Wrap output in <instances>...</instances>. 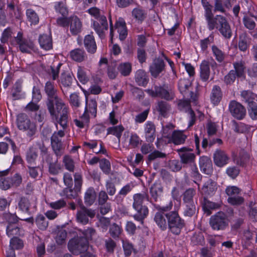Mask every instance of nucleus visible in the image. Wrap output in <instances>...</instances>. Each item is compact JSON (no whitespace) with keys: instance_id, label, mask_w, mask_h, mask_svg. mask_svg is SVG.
<instances>
[{"instance_id":"a19ab883","label":"nucleus","mask_w":257,"mask_h":257,"mask_svg":"<svg viewBox=\"0 0 257 257\" xmlns=\"http://www.w3.org/2000/svg\"><path fill=\"white\" fill-rule=\"evenodd\" d=\"M240 96L245 102L248 104V105L253 104V101L257 97V95L252 93L250 90H243L241 92Z\"/></svg>"},{"instance_id":"f8f14e48","label":"nucleus","mask_w":257,"mask_h":257,"mask_svg":"<svg viewBox=\"0 0 257 257\" xmlns=\"http://www.w3.org/2000/svg\"><path fill=\"white\" fill-rule=\"evenodd\" d=\"M229 110L232 116L238 120L243 119L246 114L245 107L235 100H232L230 102Z\"/></svg>"},{"instance_id":"9d476101","label":"nucleus","mask_w":257,"mask_h":257,"mask_svg":"<svg viewBox=\"0 0 257 257\" xmlns=\"http://www.w3.org/2000/svg\"><path fill=\"white\" fill-rule=\"evenodd\" d=\"M180 159L181 162L183 164H191L195 162V154L193 153V149L184 147L176 150Z\"/></svg>"},{"instance_id":"58836bf2","label":"nucleus","mask_w":257,"mask_h":257,"mask_svg":"<svg viewBox=\"0 0 257 257\" xmlns=\"http://www.w3.org/2000/svg\"><path fill=\"white\" fill-rule=\"evenodd\" d=\"M96 198V192L92 187L89 188L86 191L84 195V202L87 206H91L93 204Z\"/></svg>"},{"instance_id":"473e14b6","label":"nucleus","mask_w":257,"mask_h":257,"mask_svg":"<svg viewBox=\"0 0 257 257\" xmlns=\"http://www.w3.org/2000/svg\"><path fill=\"white\" fill-rule=\"evenodd\" d=\"M202 6L204 9V16L207 21V26L209 25L210 28H212L214 26L213 22L215 20L212 10V6L210 4Z\"/></svg>"},{"instance_id":"09e8293b","label":"nucleus","mask_w":257,"mask_h":257,"mask_svg":"<svg viewBox=\"0 0 257 257\" xmlns=\"http://www.w3.org/2000/svg\"><path fill=\"white\" fill-rule=\"evenodd\" d=\"M18 205L19 209L22 211L26 213H28L29 212L31 204L29 199L27 197H21L18 202Z\"/></svg>"},{"instance_id":"412c9836","label":"nucleus","mask_w":257,"mask_h":257,"mask_svg":"<svg viewBox=\"0 0 257 257\" xmlns=\"http://www.w3.org/2000/svg\"><path fill=\"white\" fill-rule=\"evenodd\" d=\"M190 86L191 83L188 79H181L178 82V87L180 92L184 96H190L192 100H194V93L192 91L189 90Z\"/></svg>"},{"instance_id":"6ab92c4d","label":"nucleus","mask_w":257,"mask_h":257,"mask_svg":"<svg viewBox=\"0 0 257 257\" xmlns=\"http://www.w3.org/2000/svg\"><path fill=\"white\" fill-rule=\"evenodd\" d=\"M199 167L204 174L210 175L213 172V166L211 159L207 156H202L199 158Z\"/></svg>"},{"instance_id":"20e7f679","label":"nucleus","mask_w":257,"mask_h":257,"mask_svg":"<svg viewBox=\"0 0 257 257\" xmlns=\"http://www.w3.org/2000/svg\"><path fill=\"white\" fill-rule=\"evenodd\" d=\"M168 220V226L174 234H180L181 229L184 226V221L179 216L177 211H172L165 213Z\"/></svg>"},{"instance_id":"2f4dec72","label":"nucleus","mask_w":257,"mask_h":257,"mask_svg":"<svg viewBox=\"0 0 257 257\" xmlns=\"http://www.w3.org/2000/svg\"><path fill=\"white\" fill-rule=\"evenodd\" d=\"M115 28L119 34V38L121 41L124 40L127 36L126 24L123 20H119L115 24Z\"/></svg>"},{"instance_id":"774afa93","label":"nucleus","mask_w":257,"mask_h":257,"mask_svg":"<svg viewBox=\"0 0 257 257\" xmlns=\"http://www.w3.org/2000/svg\"><path fill=\"white\" fill-rule=\"evenodd\" d=\"M116 246V242L112 238H108L105 240V247L108 253H113Z\"/></svg>"},{"instance_id":"5701e85b","label":"nucleus","mask_w":257,"mask_h":257,"mask_svg":"<svg viewBox=\"0 0 257 257\" xmlns=\"http://www.w3.org/2000/svg\"><path fill=\"white\" fill-rule=\"evenodd\" d=\"M84 46L88 53L93 54L97 50V45L94 36L87 35L85 36L83 40Z\"/></svg>"},{"instance_id":"864d4df0","label":"nucleus","mask_w":257,"mask_h":257,"mask_svg":"<svg viewBox=\"0 0 257 257\" xmlns=\"http://www.w3.org/2000/svg\"><path fill=\"white\" fill-rule=\"evenodd\" d=\"M117 69L122 75L126 76L129 75L131 72L132 65L128 62L123 63L119 65Z\"/></svg>"},{"instance_id":"a211bd4d","label":"nucleus","mask_w":257,"mask_h":257,"mask_svg":"<svg viewBox=\"0 0 257 257\" xmlns=\"http://www.w3.org/2000/svg\"><path fill=\"white\" fill-rule=\"evenodd\" d=\"M15 40L19 45L20 50L23 53H30L31 51L34 49V44L32 42L23 40L22 34L20 32L18 33Z\"/></svg>"},{"instance_id":"b1692460","label":"nucleus","mask_w":257,"mask_h":257,"mask_svg":"<svg viewBox=\"0 0 257 257\" xmlns=\"http://www.w3.org/2000/svg\"><path fill=\"white\" fill-rule=\"evenodd\" d=\"M145 135L146 141L152 143L156 138V126L154 123L148 121L145 125Z\"/></svg>"},{"instance_id":"1a4fd4ad","label":"nucleus","mask_w":257,"mask_h":257,"mask_svg":"<svg viewBox=\"0 0 257 257\" xmlns=\"http://www.w3.org/2000/svg\"><path fill=\"white\" fill-rule=\"evenodd\" d=\"M96 214V210L88 208L83 205L81 206L80 210L77 212L76 219L79 223L86 225L89 222V218H93Z\"/></svg>"},{"instance_id":"680f3d73","label":"nucleus","mask_w":257,"mask_h":257,"mask_svg":"<svg viewBox=\"0 0 257 257\" xmlns=\"http://www.w3.org/2000/svg\"><path fill=\"white\" fill-rule=\"evenodd\" d=\"M63 162L67 170L70 172H73L74 170V163L72 158L68 155H65L63 157Z\"/></svg>"},{"instance_id":"0eeeda50","label":"nucleus","mask_w":257,"mask_h":257,"mask_svg":"<svg viewBox=\"0 0 257 257\" xmlns=\"http://www.w3.org/2000/svg\"><path fill=\"white\" fill-rule=\"evenodd\" d=\"M68 248L72 253L78 255L87 250L88 242L83 237L73 238L69 241Z\"/></svg>"},{"instance_id":"7c9ffc66","label":"nucleus","mask_w":257,"mask_h":257,"mask_svg":"<svg viewBox=\"0 0 257 257\" xmlns=\"http://www.w3.org/2000/svg\"><path fill=\"white\" fill-rule=\"evenodd\" d=\"M217 189V183L211 179L206 181L202 188V192L206 195H212Z\"/></svg>"},{"instance_id":"f257e3e1","label":"nucleus","mask_w":257,"mask_h":257,"mask_svg":"<svg viewBox=\"0 0 257 257\" xmlns=\"http://www.w3.org/2000/svg\"><path fill=\"white\" fill-rule=\"evenodd\" d=\"M46 105L52 119L63 129L66 128L68 122V107L62 98L53 100L51 106H49L48 103Z\"/></svg>"},{"instance_id":"338daca9","label":"nucleus","mask_w":257,"mask_h":257,"mask_svg":"<svg viewBox=\"0 0 257 257\" xmlns=\"http://www.w3.org/2000/svg\"><path fill=\"white\" fill-rule=\"evenodd\" d=\"M142 142V140L136 134H131L129 139V145L132 148L138 147Z\"/></svg>"},{"instance_id":"0e129e2a","label":"nucleus","mask_w":257,"mask_h":257,"mask_svg":"<svg viewBox=\"0 0 257 257\" xmlns=\"http://www.w3.org/2000/svg\"><path fill=\"white\" fill-rule=\"evenodd\" d=\"M99 166L102 172L105 174H109L111 171L110 162L106 159H101L99 162Z\"/></svg>"},{"instance_id":"c85d7f7f","label":"nucleus","mask_w":257,"mask_h":257,"mask_svg":"<svg viewBox=\"0 0 257 257\" xmlns=\"http://www.w3.org/2000/svg\"><path fill=\"white\" fill-rule=\"evenodd\" d=\"M73 81V78L70 73L64 72L61 74L60 78L59 80L60 85L62 91V92L64 95H66V93L64 90L62 88H69L71 86Z\"/></svg>"},{"instance_id":"37998d69","label":"nucleus","mask_w":257,"mask_h":257,"mask_svg":"<svg viewBox=\"0 0 257 257\" xmlns=\"http://www.w3.org/2000/svg\"><path fill=\"white\" fill-rule=\"evenodd\" d=\"M196 194V191L193 188L187 189L182 194L184 204L195 203L193 198Z\"/></svg>"},{"instance_id":"bf43d9fd","label":"nucleus","mask_w":257,"mask_h":257,"mask_svg":"<svg viewBox=\"0 0 257 257\" xmlns=\"http://www.w3.org/2000/svg\"><path fill=\"white\" fill-rule=\"evenodd\" d=\"M7 234L11 237L13 235L20 234V228L15 223H9L7 227Z\"/></svg>"},{"instance_id":"052dcab7","label":"nucleus","mask_w":257,"mask_h":257,"mask_svg":"<svg viewBox=\"0 0 257 257\" xmlns=\"http://www.w3.org/2000/svg\"><path fill=\"white\" fill-rule=\"evenodd\" d=\"M69 103L75 109H77L80 106V98L77 93H73L70 95Z\"/></svg>"},{"instance_id":"4be33fe9","label":"nucleus","mask_w":257,"mask_h":257,"mask_svg":"<svg viewBox=\"0 0 257 257\" xmlns=\"http://www.w3.org/2000/svg\"><path fill=\"white\" fill-rule=\"evenodd\" d=\"M70 31L72 35H77L80 33L82 29V24L77 16H72L69 18Z\"/></svg>"},{"instance_id":"8fccbe9b","label":"nucleus","mask_w":257,"mask_h":257,"mask_svg":"<svg viewBox=\"0 0 257 257\" xmlns=\"http://www.w3.org/2000/svg\"><path fill=\"white\" fill-rule=\"evenodd\" d=\"M122 231L121 227L115 223H113L110 226L109 232L111 236L116 239L119 237Z\"/></svg>"},{"instance_id":"ddd939ff","label":"nucleus","mask_w":257,"mask_h":257,"mask_svg":"<svg viewBox=\"0 0 257 257\" xmlns=\"http://www.w3.org/2000/svg\"><path fill=\"white\" fill-rule=\"evenodd\" d=\"M93 28L98 36L103 39L105 37V33L108 30V26L105 16L99 17L98 19L93 22Z\"/></svg>"},{"instance_id":"dca6fc26","label":"nucleus","mask_w":257,"mask_h":257,"mask_svg":"<svg viewBox=\"0 0 257 257\" xmlns=\"http://www.w3.org/2000/svg\"><path fill=\"white\" fill-rule=\"evenodd\" d=\"M213 161L215 165L222 167L228 163L229 157L226 153L220 149H217L213 154Z\"/></svg>"},{"instance_id":"aec40b11","label":"nucleus","mask_w":257,"mask_h":257,"mask_svg":"<svg viewBox=\"0 0 257 257\" xmlns=\"http://www.w3.org/2000/svg\"><path fill=\"white\" fill-rule=\"evenodd\" d=\"M165 67V63L161 58L155 59L150 67L151 75L156 78L163 71Z\"/></svg>"},{"instance_id":"423d86ee","label":"nucleus","mask_w":257,"mask_h":257,"mask_svg":"<svg viewBox=\"0 0 257 257\" xmlns=\"http://www.w3.org/2000/svg\"><path fill=\"white\" fill-rule=\"evenodd\" d=\"M173 202L170 201L168 204L163 206L158 205L156 208L160 211L157 212L154 217V220L158 226L162 230H165L168 227V220L167 221L165 212L171 210L173 207Z\"/></svg>"},{"instance_id":"f704fd0d","label":"nucleus","mask_w":257,"mask_h":257,"mask_svg":"<svg viewBox=\"0 0 257 257\" xmlns=\"http://www.w3.org/2000/svg\"><path fill=\"white\" fill-rule=\"evenodd\" d=\"M171 108V105L165 101L160 100L157 103L156 110L163 117H166L168 115Z\"/></svg>"},{"instance_id":"f03ea898","label":"nucleus","mask_w":257,"mask_h":257,"mask_svg":"<svg viewBox=\"0 0 257 257\" xmlns=\"http://www.w3.org/2000/svg\"><path fill=\"white\" fill-rule=\"evenodd\" d=\"M17 126L19 130L25 132L27 136L32 139L37 132V126L25 113H20L17 117Z\"/></svg>"},{"instance_id":"13d9d810","label":"nucleus","mask_w":257,"mask_h":257,"mask_svg":"<svg viewBox=\"0 0 257 257\" xmlns=\"http://www.w3.org/2000/svg\"><path fill=\"white\" fill-rule=\"evenodd\" d=\"M7 9L9 11V14L11 17L16 19L20 18V15L19 12L14 2L8 3Z\"/></svg>"},{"instance_id":"f3484780","label":"nucleus","mask_w":257,"mask_h":257,"mask_svg":"<svg viewBox=\"0 0 257 257\" xmlns=\"http://www.w3.org/2000/svg\"><path fill=\"white\" fill-rule=\"evenodd\" d=\"M97 102L95 99H91L88 100L87 98H86L85 111L82 115V117L84 118L85 121H88L89 119V116L87 114L88 112L91 113L94 117L96 116L97 113Z\"/></svg>"},{"instance_id":"a878e982","label":"nucleus","mask_w":257,"mask_h":257,"mask_svg":"<svg viewBox=\"0 0 257 257\" xmlns=\"http://www.w3.org/2000/svg\"><path fill=\"white\" fill-rule=\"evenodd\" d=\"M38 159V149L34 146L30 147L26 152V160L27 162L31 166L36 165Z\"/></svg>"},{"instance_id":"ea45409f","label":"nucleus","mask_w":257,"mask_h":257,"mask_svg":"<svg viewBox=\"0 0 257 257\" xmlns=\"http://www.w3.org/2000/svg\"><path fill=\"white\" fill-rule=\"evenodd\" d=\"M210 68L209 62L207 61H203L200 65V77L204 81H207L210 76Z\"/></svg>"},{"instance_id":"39448f33","label":"nucleus","mask_w":257,"mask_h":257,"mask_svg":"<svg viewBox=\"0 0 257 257\" xmlns=\"http://www.w3.org/2000/svg\"><path fill=\"white\" fill-rule=\"evenodd\" d=\"M147 93L153 97H160L165 100L170 101L175 97L173 91L169 88L167 86L155 85L154 89H147L146 90Z\"/></svg>"},{"instance_id":"393cba45","label":"nucleus","mask_w":257,"mask_h":257,"mask_svg":"<svg viewBox=\"0 0 257 257\" xmlns=\"http://www.w3.org/2000/svg\"><path fill=\"white\" fill-rule=\"evenodd\" d=\"M69 55L73 61L79 63L87 60L88 58L85 51L81 48H76L71 50Z\"/></svg>"},{"instance_id":"4c0bfd02","label":"nucleus","mask_w":257,"mask_h":257,"mask_svg":"<svg viewBox=\"0 0 257 257\" xmlns=\"http://www.w3.org/2000/svg\"><path fill=\"white\" fill-rule=\"evenodd\" d=\"M186 138L187 136L180 131H174L171 137L172 142L176 145L184 144Z\"/></svg>"},{"instance_id":"a18cd8bd","label":"nucleus","mask_w":257,"mask_h":257,"mask_svg":"<svg viewBox=\"0 0 257 257\" xmlns=\"http://www.w3.org/2000/svg\"><path fill=\"white\" fill-rule=\"evenodd\" d=\"M235 75L237 77L244 79L245 78V66L242 62H236L233 64Z\"/></svg>"},{"instance_id":"e433bc0d","label":"nucleus","mask_w":257,"mask_h":257,"mask_svg":"<svg viewBox=\"0 0 257 257\" xmlns=\"http://www.w3.org/2000/svg\"><path fill=\"white\" fill-rule=\"evenodd\" d=\"M40 46L43 49L48 50L52 48V41L51 36L44 34L40 35L39 39Z\"/></svg>"},{"instance_id":"c9c22d12","label":"nucleus","mask_w":257,"mask_h":257,"mask_svg":"<svg viewBox=\"0 0 257 257\" xmlns=\"http://www.w3.org/2000/svg\"><path fill=\"white\" fill-rule=\"evenodd\" d=\"M149 200V195L146 192L137 193L133 195V207L144 206L143 202L145 200Z\"/></svg>"},{"instance_id":"bb28decb","label":"nucleus","mask_w":257,"mask_h":257,"mask_svg":"<svg viewBox=\"0 0 257 257\" xmlns=\"http://www.w3.org/2000/svg\"><path fill=\"white\" fill-rule=\"evenodd\" d=\"M222 98V92L220 86L214 85L211 90L210 99L214 105H217Z\"/></svg>"},{"instance_id":"c03bdc74","label":"nucleus","mask_w":257,"mask_h":257,"mask_svg":"<svg viewBox=\"0 0 257 257\" xmlns=\"http://www.w3.org/2000/svg\"><path fill=\"white\" fill-rule=\"evenodd\" d=\"M232 128L233 131L237 133H244L250 129V126L242 122H237L235 120L232 121Z\"/></svg>"},{"instance_id":"79ce46f5","label":"nucleus","mask_w":257,"mask_h":257,"mask_svg":"<svg viewBox=\"0 0 257 257\" xmlns=\"http://www.w3.org/2000/svg\"><path fill=\"white\" fill-rule=\"evenodd\" d=\"M79 231L83 235L81 237L86 239L88 242L89 240H92L97 235L96 230L92 227H88L83 230L80 229Z\"/></svg>"},{"instance_id":"4d7b16f0","label":"nucleus","mask_w":257,"mask_h":257,"mask_svg":"<svg viewBox=\"0 0 257 257\" xmlns=\"http://www.w3.org/2000/svg\"><path fill=\"white\" fill-rule=\"evenodd\" d=\"M132 16L136 20L142 22L145 19L146 14L143 9L137 8L133 10Z\"/></svg>"},{"instance_id":"9b49d317","label":"nucleus","mask_w":257,"mask_h":257,"mask_svg":"<svg viewBox=\"0 0 257 257\" xmlns=\"http://www.w3.org/2000/svg\"><path fill=\"white\" fill-rule=\"evenodd\" d=\"M225 192L229 196L227 201L230 204L233 205H239L243 202L244 199L241 196H237L240 192V190L237 187H227L225 190Z\"/></svg>"},{"instance_id":"49530a36","label":"nucleus","mask_w":257,"mask_h":257,"mask_svg":"<svg viewBox=\"0 0 257 257\" xmlns=\"http://www.w3.org/2000/svg\"><path fill=\"white\" fill-rule=\"evenodd\" d=\"M124 130V128L122 125L109 127L107 129V134L115 136L119 141Z\"/></svg>"},{"instance_id":"3c124183","label":"nucleus","mask_w":257,"mask_h":257,"mask_svg":"<svg viewBox=\"0 0 257 257\" xmlns=\"http://www.w3.org/2000/svg\"><path fill=\"white\" fill-rule=\"evenodd\" d=\"M36 224L37 227L42 230H45L48 226V221L43 215H38L35 220Z\"/></svg>"},{"instance_id":"c756f323","label":"nucleus","mask_w":257,"mask_h":257,"mask_svg":"<svg viewBox=\"0 0 257 257\" xmlns=\"http://www.w3.org/2000/svg\"><path fill=\"white\" fill-rule=\"evenodd\" d=\"M135 79L138 85L144 87L147 85L149 80L146 72L142 69L136 71Z\"/></svg>"},{"instance_id":"e2e57ef3","label":"nucleus","mask_w":257,"mask_h":257,"mask_svg":"<svg viewBox=\"0 0 257 257\" xmlns=\"http://www.w3.org/2000/svg\"><path fill=\"white\" fill-rule=\"evenodd\" d=\"M52 148L56 157H60L63 154L64 151V147L63 146L62 143H51Z\"/></svg>"},{"instance_id":"603ef678","label":"nucleus","mask_w":257,"mask_h":257,"mask_svg":"<svg viewBox=\"0 0 257 257\" xmlns=\"http://www.w3.org/2000/svg\"><path fill=\"white\" fill-rule=\"evenodd\" d=\"M248 38L246 34H243L239 36L238 48L241 51H245L248 47Z\"/></svg>"},{"instance_id":"cd10ccee","label":"nucleus","mask_w":257,"mask_h":257,"mask_svg":"<svg viewBox=\"0 0 257 257\" xmlns=\"http://www.w3.org/2000/svg\"><path fill=\"white\" fill-rule=\"evenodd\" d=\"M133 208L136 211V213L133 216L134 218L143 224L144 220L147 217L149 213L148 207L145 205L134 207Z\"/></svg>"},{"instance_id":"de8ad7c7","label":"nucleus","mask_w":257,"mask_h":257,"mask_svg":"<svg viewBox=\"0 0 257 257\" xmlns=\"http://www.w3.org/2000/svg\"><path fill=\"white\" fill-rule=\"evenodd\" d=\"M211 50L214 57L217 62L221 63L224 61L225 55L217 46L214 45H212Z\"/></svg>"},{"instance_id":"2eb2a0df","label":"nucleus","mask_w":257,"mask_h":257,"mask_svg":"<svg viewBox=\"0 0 257 257\" xmlns=\"http://www.w3.org/2000/svg\"><path fill=\"white\" fill-rule=\"evenodd\" d=\"M178 109L182 111H188L189 114V127L192 126L195 122V115L193 111L191 109L189 101L187 100H180L178 103Z\"/></svg>"},{"instance_id":"72a5a7b5","label":"nucleus","mask_w":257,"mask_h":257,"mask_svg":"<svg viewBox=\"0 0 257 257\" xmlns=\"http://www.w3.org/2000/svg\"><path fill=\"white\" fill-rule=\"evenodd\" d=\"M163 191V186L160 181L155 182L150 189V192L152 197L157 201L159 196L162 193Z\"/></svg>"},{"instance_id":"69168bd1","label":"nucleus","mask_w":257,"mask_h":257,"mask_svg":"<svg viewBox=\"0 0 257 257\" xmlns=\"http://www.w3.org/2000/svg\"><path fill=\"white\" fill-rule=\"evenodd\" d=\"M10 248L14 250L22 248L23 247V241L17 237H14L10 240Z\"/></svg>"},{"instance_id":"7ed1b4c3","label":"nucleus","mask_w":257,"mask_h":257,"mask_svg":"<svg viewBox=\"0 0 257 257\" xmlns=\"http://www.w3.org/2000/svg\"><path fill=\"white\" fill-rule=\"evenodd\" d=\"M213 22L214 26L212 28H210L209 25L207 26L210 31L216 28L224 38L228 39L231 37L232 30L225 17L219 15H216Z\"/></svg>"},{"instance_id":"5fc2aeb1","label":"nucleus","mask_w":257,"mask_h":257,"mask_svg":"<svg viewBox=\"0 0 257 257\" xmlns=\"http://www.w3.org/2000/svg\"><path fill=\"white\" fill-rule=\"evenodd\" d=\"M184 215L187 217H192L195 215L196 211V207L195 203L184 204Z\"/></svg>"},{"instance_id":"6e6552de","label":"nucleus","mask_w":257,"mask_h":257,"mask_svg":"<svg viewBox=\"0 0 257 257\" xmlns=\"http://www.w3.org/2000/svg\"><path fill=\"white\" fill-rule=\"evenodd\" d=\"M209 223L214 230H224L228 225L226 215L222 212H219L211 217Z\"/></svg>"},{"instance_id":"6e6d98bb","label":"nucleus","mask_w":257,"mask_h":257,"mask_svg":"<svg viewBox=\"0 0 257 257\" xmlns=\"http://www.w3.org/2000/svg\"><path fill=\"white\" fill-rule=\"evenodd\" d=\"M26 15L28 20L32 24L36 25L39 21V18L37 14L32 9H28L26 11Z\"/></svg>"},{"instance_id":"4468645a","label":"nucleus","mask_w":257,"mask_h":257,"mask_svg":"<svg viewBox=\"0 0 257 257\" xmlns=\"http://www.w3.org/2000/svg\"><path fill=\"white\" fill-rule=\"evenodd\" d=\"M44 91L47 95V100L46 103L52 105L53 101L55 100L60 97L58 95V91L55 87L53 83L51 81H47L44 86Z\"/></svg>"}]
</instances>
